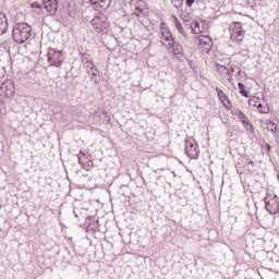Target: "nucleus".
Instances as JSON below:
<instances>
[{
    "label": "nucleus",
    "instance_id": "1",
    "mask_svg": "<svg viewBox=\"0 0 279 279\" xmlns=\"http://www.w3.org/2000/svg\"><path fill=\"white\" fill-rule=\"evenodd\" d=\"M12 38L16 45H23L32 38V26L27 23H17L13 26Z\"/></svg>",
    "mask_w": 279,
    "mask_h": 279
},
{
    "label": "nucleus",
    "instance_id": "2",
    "mask_svg": "<svg viewBox=\"0 0 279 279\" xmlns=\"http://www.w3.org/2000/svg\"><path fill=\"white\" fill-rule=\"evenodd\" d=\"M160 33L162 36V40H166L168 43L169 47H171L173 53L177 56H180L182 53V46H179V48L175 47V39L173 38V34L169 29V26H167V23L161 22L160 23Z\"/></svg>",
    "mask_w": 279,
    "mask_h": 279
},
{
    "label": "nucleus",
    "instance_id": "3",
    "mask_svg": "<svg viewBox=\"0 0 279 279\" xmlns=\"http://www.w3.org/2000/svg\"><path fill=\"white\" fill-rule=\"evenodd\" d=\"M230 40L236 45H241L245 39V29H243V24L241 22H232L229 26Z\"/></svg>",
    "mask_w": 279,
    "mask_h": 279
},
{
    "label": "nucleus",
    "instance_id": "4",
    "mask_svg": "<svg viewBox=\"0 0 279 279\" xmlns=\"http://www.w3.org/2000/svg\"><path fill=\"white\" fill-rule=\"evenodd\" d=\"M195 40H196L197 47H198L199 51H202V53H210V51L213 50V38H210V36L198 35L195 38Z\"/></svg>",
    "mask_w": 279,
    "mask_h": 279
},
{
    "label": "nucleus",
    "instance_id": "5",
    "mask_svg": "<svg viewBox=\"0 0 279 279\" xmlns=\"http://www.w3.org/2000/svg\"><path fill=\"white\" fill-rule=\"evenodd\" d=\"M47 58L50 66H57V68L62 66V62L64 60V56L62 54V51L50 48L48 49Z\"/></svg>",
    "mask_w": 279,
    "mask_h": 279
},
{
    "label": "nucleus",
    "instance_id": "6",
    "mask_svg": "<svg viewBox=\"0 0 279 279\" xmlns=\"http://www.w3.org/2000/svg\"><path fill=\"white\" fill-rule=\"evenodd\" d=\"M185 154L193 160H197V158H199V148L195 138L190 137L185 141Z\"/></svg>",
    "mask_w": 279,
    "mask_h": 279
},
{
    "label": "nucleus",
    "instance_id": "7",
    "mask_svg": "<svg viewBox=\"0 0 279 279\" xmlns=\"http://www.w3.org/2000/svg\"><path fill=\"white\" fill-rule=\"evenodd\" d=\"M216 73L218 80L221 82H232V73H230V69L225 65L216 64Z\"/></svg>",
    "mask_w": 279,
    "mask_h": 279
},
{
    "label": "nucleus",
    "instance_id": "8",
    "mask_svg": "<svg viewBox=\"0 0 279 279\" xmlns=\"http://www.w3.org/2000/svg\"><path fill=\"white\" fill-rule=\"evenodd\" d=\"M266 210L270 215H278L279 213V197L272 196L266 198Z\"/></svg>",
    "mask_w": 279,
    "mask_h": 279
},
{
    "label": "nucleus",
    "instance_id": "9",
    "mask_svg": "<svg viewBox=\"0 0 279 279\" xmlns=\"http://www.w3.org/2000/svg\"><path fill=\"white\" fill-rule=\"evenodd\" d=\"M216 92L218 95V99L220 104H222L225 110H232V100H230V97L228 94H226L221 88L216 87Z\"/></svg>",
    "mask_w": 279,
    "mask_h": 279
},
{
    "label": "nucleus",
    "instance_id": "10",
    "mask_svg": "<svg viewBox=\"0 0 279 279\" xmlns=\"http://www.w3.org/2000/svg\"><path fill=\"white\" fill-rule=\"evenodd\" d=\"M192 34H204V32H208V24L205 21L194 20L191 23Z\"/></svg>",
    "mask_w": 279,
    "mask_h": 279
},
{
    "label": "nucleus",
    "instance_id": "11",
    "mask_svg": "<svg viewBox=\"0 0 279 279\" xmlns=\"http://www.w3.org/2000/svg\"><path fill=\"white\" fill-rule=\"evenodd\" d=\"M256 101H258V97L254 96L253 98L250 99V106H254L255 108H258V112H260V114H269V105H267L266 102H258L256 104Z\"/></svg>",
    "mask_w": 279,
    "mask_h": 279
},
{
    "label": "nucleus",
    "instance_id": "12",
    "mask_svg": "<svg viewBox=\"0 0 279 279\" xmlns=\"http://www.w3.org/2000/svg\"><path fill=\"white\" fill-rule=\"evenodd\" d=\"M0 90L2 95H5V97H13L14 84H12V81H5L2 83Z\"/></svg>",
    "mask_w": 279,
    "mask_h": 279
},
{
    "label": "nucleus",
    "instance_id": "13",
    "mask_svg": "<svg viewBox=\"0 0 279 279\" xmlns=\"http://www.w3.org/2000/svg\"><path fill=\"white\" fill-rule=\"evenodd\" d=\"M148 12H149V9L147 8V3L143 0H140L137 2V5L135 7L136 16H146Z\"/></svg>",
    "mask_w": 279,
    "mask_h": 279
},
{
    "label": "nucleus",
    "instance_id": "14",
    "mask_svg": "<svg viewBox=\"0 0 279 279\" xmlns=\"http://www.w3.org/2000/svg\"><path fill=\"white\" fill-rule=\"evenodd\" d=\"M44 5L50 14L58 12V0H44Z\"/></svg>",
    "mask_w": 279,
    "mask_h": 279
},
{
    "label": "nucleus",
    "instance_id": "15",
    "mask_svg": "<svg viewBox=\"0 0 279 279\" xmlns=\"http://www.w3.org/2000/svg\"><path fill=\"white\" fill-rule=\"evenodd\" d=\"M8 16H5L4 13L0 12V36H3V34L8 32Z\"/></svg>",
    "mask_w": 279,
    "mask_h": 279
},
{
    "label": "nucleus",
    "instance_id": "16",
    "mask_svg": "<svg viewBox=\"0 0 279 279\" xmlns=\"http://www.w3.org/2000/svg\"><path fill=\"white\" fill-rule=\"evenodd\" d=\"M94 10H104L108 5V0H89Z\"/></svg>",
    "mask_w": 279,
    "mask_h": 279
},
{
    "label": "nucleus",
    "instance_id": "17",
    "mask_svg": "<svg viewBox=\"0 0 279 279\" xmlns=\"http://www.w3.org/2000/svg\"><path fill=\"white\" fill-rule=\"evenodd\" d=\"M236 117H239L240 121L243 123L244 128L250 125V119L245 117V113L241 110L235 111Z\"/></svg>",
    "mask_w": 279,
    "mask_h": 279
},
{
    "label": "nucleus",
    "instance_id": "18",
    "mask_svg": "<svg viewBox=\"0 0 279 279\" xmlns=\"http://www.w3.org/2000/svg\"><path fill=\"white\" fill-rule=\"evenodd\" d=\"M266 130L268 132H271V134H276V132H278V124H276V122H274V121H267Z\"/></svg>",
    "mask_w": 279,
    "mask_h": 279
},
{
    "label": "nucleus",
    "instance_id": "19",
    "mask_svg": "<svg viewBox=\"0 0 279 279\" xmlns=\"http://www.w3.org/2000/svg\"><path fill=\"white\" fill-rule=\"evenodd\" d=\"M173 24L180 34H184V27H182V23H180V20L175 16H173Z\"/></svg>",
    "mask_w": 279,
    "mask_h": 279
},
{
    "label": "nucleus",
    "instance_id": "20",
    "mask_svg": "<svg viewBox=\"0 0 279 279\" xmlns=\"http://www.w3.org/2000/svg\"><path fill=\"white\" fill-rule=\"evenodd\" d=\"M238 86L240 88V95H242V97H250V93L245 90V85L243 83H239Z\"/></svg>",
    "mask_w": 279,
    "mask_h": 279
},
{
    "label": "nucleus",
    "instance_id": "21",
    "mask_svg": "<svg viewBox=\"0 0 279 279\" xmlns=\"http://www.w3.org/2000/svg\"><path fill=\"white\" fill-rule=\"evenodd\" d=\"M174 8H182L184 5V0H171Z\"/></svg>",
    "mask_w": 279,
    "mask_h": 279
},
{
    "label": "nucleus",
    "instance_id": "22",
    "mask_svg": "<svg viewBox=\"0 0 279 279\" xmlns=\"http://www.w3.org/2000/svg\"><path fill=\"white\" fill-rule=\"evenodd\" d=\"M193 3H195V0H186V7L192 8Z\"/></svg>",
    "mask_w": 279,
    "mask_h": 279
},
{
    "label": "nucleus",
    "instance_id": "23",
    "mask_svg": "<svg viewBox=\"0 0 279 279\" xmlns=\"http://www.w3.org/2000/svg\"><path fill=\"white\" fill-rule=\"evenodd\" d=\"M2 108H5V104L2 102V100H0V114H1V109H2Z\"/></svg>",
    "mask_w": 279,
    "mask_h": 279
},
{
    "label": "nucleus",
    "instance_id": "24",
    "mask_svg": "<svg viewBox=\"0 0 279 279\" xmlns=\"http://www.w3.org/2000/svg\"><path fill=\"white\" fill-rule=\"evenodd\" d=\"M255 104H260V99L258 98V100H255Z\"/></svg>",
    "mask_w": 279,
    "mask_h": 279
},
{
    "label": "nucleus",
    "instance_id": "25",
    "mask_svg": "<svg viewBox=\"0 0 279 279\" xmlns=\"http://www.w3.org/2000/svg\"><path fill=\"white\" fill-rule=\"evenodd\" d=\"M268 149H270V146L268 145Z\"/></svg>",
    "mask_w": 279,
    "mask_h": 279
}]
</instances>
